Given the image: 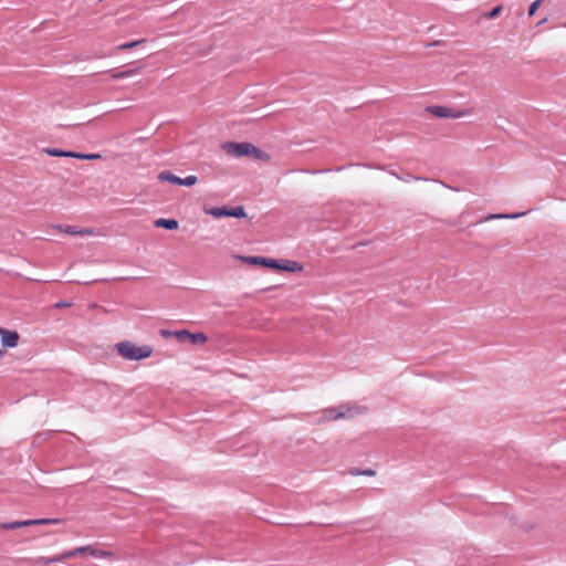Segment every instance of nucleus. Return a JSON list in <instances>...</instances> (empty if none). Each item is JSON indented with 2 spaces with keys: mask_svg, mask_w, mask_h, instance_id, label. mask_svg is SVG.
<instances>
[{
  "mask_svg": "<svg viewBox=\"0 0 566 566\" xmlns=\"http://www.w3.org/2000/svg\"><path fill=\"white\" fill-rule=\"evenodd\" d=\"M117 353L128 360H143L153 354V347L149 345L137 346L129 340H124L115 345Z\"/></svg>",
  "mask_w": 566,
  "mask_h": 566,
  "instance_id": "obj_2",
  "label": "nucleus"
},
{
  "mask_svg": "<svg viewBox=\"0 0 566 566\" xmlns=\"http://www.w3.org/2000/svg\"><path fill=\"white\" fill-rule=\"evenodd\" d=\"M43 151L46 155L52 156V157H71V158H74V155H75V151L63 150V149L54 148V147H46V148L43 149Z\"/></svg>",
  "mask_w": 566,
  "mask_h": 566,
  "instance_id": "obj_11",
  "label": "nucleus"
},
{
  "mask_svg": "<svg viewBox=\"0 0 566 566\" xmlns=\"http://www.w3.org/2000/svg\"><path fill=\"white\" fill-rule=\"evenodd\" d=\"M102 156L99 154H86V153H77L75 151L74 158L76 159H86V160H94L99 159Z\"/></svg>",
  "mask_w": 566,
  "mask_h": 566,
  "instance_id": "obj_21",
  "label": "nucleus"
},
{
  "mask_svg": "<svg viewBox=\"0 0 566 566\" xmlns=\"http://www.w3.org/2000/svg\"><path fill=\"white\" fill-rule=\"evenodd\" d=\"M27 526H31V520L4 522V523L0 524L1 530H4V531L18 530V528L27 527Z\"/></svg>",
  "mask_w": 566,
  "mask_h": 566,
  "instance_id": "obj_13",
  "label": "nucleus"
},
{
  "mask_svg": "<svg viewBox=\"0 0 566 566\" xmlns=\"http://www.w3.org/2000/svg\"><path fill=\"white\" fill-rule=\"evenodd\" d=\"M6 349L4 348H0V358H2L4 355H6Z\"/></svg>",
  "mask_w": 566,
  "mask_h": 566,
  "instance_id": "obj_31",
  "label": "nucleus"
},
{
  "mask_svg": "<svg viewBox=\"0 0 566 566\" xmlns=\"http://www.w3.org/2000/svg\"><path fill=\"white\" fill-rule=\"evenodd\" d=\"M62 522H63L62 518H36V520H31V525L60 524Z\"/></svg>",
  "mask_w": 566,
  "mask_h": 566,
  "instance_id": "obj_18",
  "label": "nucleus"
},
{
  "mask_svg": "<svg viewBox=\"0 0 566 566\" xmlns=\"http://www.w3.org/2000/svg\"><path fill=\"white\" fill-rule=\"evenodd\" d=\"M0 329H4V328L0 326Z\"/></svg>",
  "mask_w": 566,
  "mask_h": 566,
  "instance_id": "obj_32",
  "label": "nucleus"
},
{
  "mask_svg": "<svg viewBox=\"0 0 566 566\" xmlns=\"http://www.w3.org/2000/svg\"><path fill=\"white\" fill-rule=\"evenodd\" d=\"M145 42H146V39H140V40H135V41H132V42H126V43H123V44L118 45L116 48V50L126 51V50L136 48V46H138V45H140L142 43H145Z\"/></svg>",
  "mask_w": 566,
  "mask_h": 566,
  "instance_id": "obj_20",
  "label": "nucleus"
},
{
  "mask_svg": "<svg viewBox=\"0 0 566 566\" xmlns=\"http://www.w3.org/2000/svg\"><path fill=\"white\" fill-rule=\"evenodd\" d=\"M542 1L543 0H536V1L531 3V6L528 7V15L530 17L535 14V12L537 11V9H538V7H539Z\"/></svg>",
  "mask_w": 566,
  "mask_h": 566,
  "instance_id": "obj_25",
  "label": "nucleus"
},
{
  "mask_svg": "<svg viewBox=\"0 0 566 566\" xmlns=\"http://www.w3.org/2000/svg\"><path fill=\"white\" fill-rule=\"evenodd\" d=\"M502 11V6L494 7L489 13L485 14L488 19H495Z\"/></svg>",
  "mask_w": 566,
  "mask_h": 566,
  "instance_id": "obj_24",
  "label": "nucleus"
},
{
  "mask_svg": "<svg viewBox=\"0 0 566 566\" xmlns=\"http://www.w3.org/2000/svg\"><path fill=\"white\" fill-rule=\"evenodd\" d=\"M366 410L365 407L356 405H340L338 407L326 408L322 411L321 419L324 420H337L342 418H353L354 416L361 413Z\"/></svg>",
  "mask_w": 566,
  "mask_h": 566,
  "instance_id": "obj_3",
  "label": "nucleus"
},
{
  "mask_svg": "<svg viewBox=\"0 0 566 566\" xmlns=\"http://www.w3.org/2000/svg\"><path fill=\"white\" fill-rule=\"evenodd\" d=\"M114 54V52H108V53H104V54H101V55H97L96 57H106V56H112Z\"/></svg>",
  "mask_w": 566,
  "mask_h": 566,
  "instance_id": "obj_30",
  "label": "nucleus"
},
{
  "mask_svg": "<svg viewBox=\"0 0 566 566\" xmlns=\"http://www.w3.org/2000/svg\"><path fill=\"white\" fill-rule=\"evenodd\" d=\"M228 155L233 157H250L258 160H269L270 156L251 143L228 142L222 145Z\"/></svg>",
  "mask_w": 566,
  "mask_h": 566,
  "instance_id": "obj_1",
  "label": "nucleus"
},
{
  "mask_svg": "<svg viewBox=\"0 0 566 566\" xmlns=\"http://www.w3.org/2000/svg\"><path fill=\"white\" fill-rule=\"evenodd\" d=\"M208 340V336L205 333H191L189 336V343L192 345L205 344Z\"/></svg>",
  "mask_w": 566,
  "mask_h": 566,
  "instance_id": "obj_17",
  "label": "nucleus"
},
{
  "mask_svg": "<svg viewBox=\"0 0 566 566\" xmlns=\"http://www.w3.org/2000/svg\"><path fill=\"white\" fill-rule=\"evenodd\" d=\"M205 212L209 216H212L217 219L229 217L228 212V206H221V207H211V208H205Z\"/></svg>",
  "mask_w": 566,
  "mask_h": 566,
  "instance_id": "obj_12",
  "label": "nucleus"
},
{
  "mask_svg": "<svg viewBox=\"0 0 566 566\" xmlns=\"http://www.w3.org/2000/svg\"><path fill=\"white\" fill-rule=\"evenodd\" d=\"M427 112L439 118H460L467 115L465 111L457 112L453 108L447 106H429Z\"/></svg>",
  "mask_w": 566,
  "mask_h": 566,
  "instance_id": "obj_5",
  "label": "nucleus"
},
{
  "mask_svg": "<svg viewBox=\"0 0 566 566\" xmlns=\"http://www.w3.org/2000/svg\"><path fill=\"white\" fill-rule=\"evenodd\" d=\"M67 557L69 556H66V553L63 554V555H60V556H55V557H39L35 560V564H39V565H50V564H53V563H56V562L64 560Z\"/></svg>",
  "mask_w": 566,
  "mask_h": 566,
  "instance_id": "obj_15",
  "label": "nucleus"
},
{
  "mask_svg": "<svg viewBox=\"0 0 566 566\" xmlns=\"http://www.w3.org/2000/svg\"><path fill=\"white\" fill-rule=\"evenodd\" d=\"M71 305H72V303H71V302H69V301H63V300H62V301H59V302L55 304V307H56V308H62V307H69V306H71Z\"/></svg>",
  "mask_w": 566,
  "mask_h": 566,
  "instance_id": "obj_27",
  "label": "nucleus"
},
{
  "mask_svg": "<svg viewBox=\"0 0 566 566\" xmlns=\"http://www.w3.org/2000/svg\"><path fill=\"white\" fill-rule=\"evenodd\" d=\"M273 263H269L268 269H273L277 271H285V272H297L302 270V265L296 261L291 260H276L272 259Z\"/></svg>",
  "mask_w": 566,
  "mask_h": 566,
  "instance_id": "obj_7",
  "label": "nucleus"
},
{
  "mask_svg": "<svg viewBox=\"0 0 566 566\" xmlns=\"http://www.w3.org/2000/svg\"><path fill=\"white\" fill-rule=\"evenodd\" d=\"M84 554H88V555H91L93 557H97V558H104V557L112 556V553L96 548L91 545L82 546V547L75 548L73 551H70L66 553V556L75 557L77 555H84Z\"/></svg>",
  "mask_w": 566,
  "mask_h": 566,
  "instance_id": "obj_6",
  "label": "nucleus"
},
{
  "mask_svg": "<svg viewBox=\"0 0 566 566\" xmlns=\"http://www.w3.org/2000/svg\"><path fill=\"white\" fill-rule=\"evenodd\" d=\"M140 69L142 67L138 66V67H135V69H129V70L120 71V72H117V71L113 70V71H111V77L113 80H123V78H126V77L135 75Z\"/></svg>",
  "mask_w": 566,
  "mask_h": 566,
  "instance_id": "obj_14",
  "label": "nucleus"
},
{
  "mask_svg": "<svg viewBox=\"0 0 566 566\" xmlns=\"http://www.w3.org/2000/svg\"><path fill=\"white\" fill-rule=\"evenodd\" d=\"M0 336L4 348H14L19 344L20 335L17 331L0 329Z\"/></svg>",
  "mask_w": 566,
  "mask_h": 566,
  "instance_id": "obj_8",
  "label": "nucleus"
},
{
  "mask_svg": "<svg viewBox=\"0 0 566 566\" xmlns=\"http://www.w3.org/2000/svg\"><path fill=\"white\" fill-rule=\"evenodd\" d=\"M80 232H83V235L85 234H91L92 233V230L91 229H81L78 230Z\"/></svg>",
  "mask_w": 566,
  "mask_h": 566,
  "instance_id": "obj_29",
  "label": "nucleus"
},
{
  "mask_svg": "<svg viewBox=\"0 0 566 566\" xmlns=\"http://www.w3.org/2000/svg\"><path fill=\"white\" fill-rule=\"evenodd\" d=\"M350 474L352 475L374 476V475H376V471L373 469H365V470L353 469V470H350Z\"/></svg>",
  "mask_w": 566,
  "mask_h": 566,
  "instance_id": "obj_22",
  "label": "nucleus"
},
{
  "mask_svg": "<svg viewBox=\"0 0 566 566\" xmlns=\"http://www.w3.org/2000/svg\"><path fill=\"white\" fill-rule=\"evenodd\" d=\"M237 259L241 260L242 262L251 265H262L264 268L269 266V263H273L271 258H264V256H241L237 255Z\"/></svg>",
  "mask_w": 566,
  "mask_h": 566,
  "instance_id": "obj_9",
  "label": "nucleus"
},
{
  "mask_svg": "<svg viewBox=\"0 0 566 566\" xmlns=\"http://www.w3.org/2000/svg\"><path fill=\"white\" fill-rule=\"evenodd\" d=\"M156 228H163L166 230H177L179 227V222L176 219H166V218H159L155 220L154 222Z\"/></svg>",
  "mask_w": 566,
  "mask_h": 566,
  "instance_id": "obj_10",
  "label": "nucleus"
},
{
  "mask_svg": "<svg viewBox=\"0 0 566 566\" xmlns=\"http://www.w3.org/2000/svg\"><path fill=\"white\" fill-rule=\"evenodd\" d=\"M158 179L163 182H169L172 185L186 186V187L193 186L198 180V178L193 175L187 176L186 178H180V177L176 176L175 174H172L170 170H164V171L159 172Z\"/></svg>",
  "mask_w": 566,
  "mask_h": 566,
  "instance_id": "obj_4",
  "label": "nucleus"
},
{
  "mask_svg": "<svg viewBox=\"0 0 566 566\" xmlns=\"http://www.w3.org/2000/svg\"><path fill=\"white\" fill-rule=\"evenodd\" d=\"M524 214H525V212L515 213V214H495V216H491V218H517V217H521Z\"/></svg>",
  "mask_w": 566,
  "mask_h": 566,
  "instance_id": "obj_26",
  "label": "nucleus"
},
{
  "mask_svg": "<svg viewBox=\"0 0 566 566\" xmlns=\"http://www.w3.org/2000/svg\"><path fill=\"white\" fill-rule=\"evenodd\" d=\"M56 228L61 231V232H64L66 234H71V235H83V232H80L77 231L78 229L74 226H62V224H59L56 226Z\"/></svg>",
  "mask_w": 566,
  "mask_h": 566,
  "instance_id": "obj_19",
  "label": "nucleus"
},
{
  "mask_svg": "<svg viewBox=\"0 0 566 566\" xmlns=\"http://www.w3.org/2000/svg\"><path fill=\"white\" fill-rule=\"evenodd\" d=\"M160 334L163 337L167 338L169 336H174V332H170V331H167V329H161L160 331Z\"/></svg>",
  "mask_w": 566,
  "mask_h": 566,
  "instance_id": "obj_28",
  "label": "nucleus"
},
{
  "mask_svg": "<svg viewBox=\"0 0 566 566\" xmlns=\"http://www.w3.org/2000/svg\"><path fill=\"white\" fill-rule=\"evenodd\" d=\"M565 25H566V23H565Z\"/></svg>",
  "mask_w": 566,
  "mask_h": 566,
  "instance_id": "obj_33",
  "label": "nucleus"
},
{
  "mask_svg": "<svg viewBox=\"0 0 566 566\" xmlns=\"http://www.w3.org/2000/svg\"><path fill=\"white\" fill-rule=\"evenodd\" d=\"M229 217L242 219L247 217L243 206L228 207Z\"/></svg>",
  "mask_w": 566,
  "mask_h": 566,
  "instance_id": "obj_16",
  "label": "nucleus"
},
{
  "mask_svg": "<svg viewBox=\"0 0 566 566\" xmlns=\"http://www.w3.org/2000/svg\"><path fill=\"white\" fill-rule=\"evenodd\" d=\"M174 336L180 342H189L190 332L187 329L176 331L174 332Z\"/></svg>",
  "mask_w": 566,
  "mask_h": 566,
  "instance_id": "obj_23",
  "label": "nucleus"
}]
</instances>
